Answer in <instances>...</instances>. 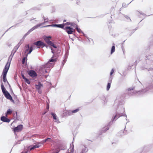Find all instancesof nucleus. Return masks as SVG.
Wrapping results in <instances>:
<instances>
[{"label":"nucleus","instance_id":"15","mask_svg":"<svg viewBox=\"0 0 153 153\" xmlns=\"http://www.w3.org/2000/svg\"><path fill=\"white\" fill-rule=\"evenodd\" d=\"M1 87L2 91L3 94L5 93L6 92H7V91L6 90L5 88L3 83L1 84Z\"/></svg>","mask_w":153,"mask_h":153},{"label":"nucleus","instance_id":"13","mask_svg":"<svg viewBox=\"0 0 153 153\" xmlns=\"http://www.w3.org/2000/svg\"><path fill=\"white\" fill-rule=\"evenodd\" d=\"M12 111L10 109H8L6 113H5V116L7 117L8 115L11 114L12 113Z\"/></svg>","mask_w":153,"mask_h":153},{"label":"nucleus","instance_id":"11","mask_svg":"<svg viewBox=\"0 0 153 153\" xmlns=\"http://www.w3.org/2000/svg\"><path fill=\"white\" fill-rule=\"evenodd\" d=\"M7 117H6V116L2 117L1 118V121L3 122L9 123L10 121V120L7 118Z\"/></svg>","mask_w":153,"mask_h":153},{"label":"nucleus","instance_id":"7","mask_svg":"<svg viewBox=\"0 0 153 153\" xmlns=\"http://www.w3.org/2000/svg\"><path fill=\"white\" fill-rule=\"evenodd\" d=\"M4 94L6 98L10 100L12 102H14V100L13 99L11 96L8 91H7Z\"/></svg>","mask_w":153,"mask_h":153},{"label":"nucleus","instance_id":"8","mask_svg":"<svg viewBox=\"0 0 153 153\" xmlns=\"http://www.w3.org/2000/svg\"><path fill=\"white\" fill-rule=\"evenodd\" d=\"M34 45L38 46V48H39L41 46H45V45L42 42L39 41L36 42H35L34 43Z\"/></svg>","mask_w":153,"mask_h":153},{"label":"nucleus","instance_id":"24","mask_svg":"<svg viewBox=\"0 0 153 153\" xmlns=\"http://www.w3.org/2000/svg\"><path fill=\"white\" fill-rule=\"evenodd\" d=\"M25 81L27 82V84H30V81L28 79H27V78H26L25 79Z\"/></svg>","mask_w":153,"mask_h":153},{"label":"nucleus","instance_id":"32","mask_svg":"<svg viewBox=\"0 0 153 153\" xmlns=\"http://www.w3.org/2000/svg\"><path fill=\"white\" fill-rule=\"evenodd\" d=\"M44 20L45 21V22H46L48 21V18H46L45 19L44 18Z\"/></svg>","mask_w":153,"mask_h":153},{"label":"nucleus","instance_id":"10","mask_svg":"<svg viewBox=\"0 0 153 153\" xmlns=\"http://www.w3.org/2000/svg\"><path fill=\"white\" fill-rule=\"evenodd\" d=\"M82 151L80 153H86L88 151V149L87 147L84 145L81 146Z\"/></svg>","mask_w":153,"mask_h":153},{"label":"nucleus","instance_id":"3","mask_svg":"<svg viewBox=\"0 0 153 153\" xmlns=\"http://www.w3.org/2000/svg\"><path fill=\"white\" fill-rule=\"evenodd\" d=\"M10 62L11 60H10L9 59L5 66L3 70V73H7L10 65Z\"/></svg>","mask_w":153,"mask_h":153},{"label":"nucleus","instance_id":"20","mask_svg":"<svg viewBox=\"0 0 153 153\" xmlns=\"http://www.w3.org/2000/svg\"><path fill=\"white\" fill-rule=\"evenodd\" d=\"M109 129V128L108 127H104L102 131L103 132H105L106 131L108 130Z\"/></svg>","mask_w":153,"mask_h":153},{"label":"nucleus","instance_id":"19","mask_svg":"<svg viewBox=\"0 0 153 153\" xmlns=\"http://www.w3.org/2000/svg\"><path fill=\"white\" fill-rule=\"evenodd\" d=\"M55 61H56V59H51L48 61L47 65H48L50 64V62H55Z\"/></svg>","mask_w":153,"mask_h":153},{"label":"nucleus","instance_id":"31","mask_svg":"<svg viewBox=\"0 0 153 153\" xmlns=\"http://www.w3.org/2000/svg\"><path fill=\"white\" fill-rule=\"evenodd\" d=\"M47 141V139H45V140H42V142L43 143H45Z\"/></svg>","mask_w":153,"mask_h":153},{"label":"nucleus","instance_id":"25","mask_svg":"<svg viewBox=\"0 0 153 153\" xmlns=\"http://www.w3.org/2000/svg\"><path fill=\"white\" fill-rule=\"evenodd\" d=\"M76 29L77 32L79 33H80L82 32L80 28H78L77 27H76Z\"/></svg>","mask_w":153,"mask_h":153},{"label":"nucleus","instance_id":"6","mask_svg":"<svg viewBox=\"0 0 153 153\" xmlns=\"http://www.w3.org/2000/svg\"><path fill=\"white\" fill-rule=\"evenodd\" d=\"M66 31L69 34H72L75 31V30L70 27H66L65 28Z\"/></svg>","mask_w":153,"mask_h":153},{"label":"nucleus","instance_id":"35","mask_svg":"<svg viewBox=\"0 0 153 153\" xmlns=\"http://www.w3.org/2000/svg\"><path fill=\"white\" fill-rule=\"evenodd\" d=\"M46 139H47V141H48V140H50L51 139L50 138H48Z\"/></svg>","mask_w":153,"mask_h":153},{"label":"nucleus","instance_id":"17","mask_svg":"<svg viewBox=\"0 0 153 153\" xmlns=\"http://www.w3.org/2000/svg\"><path fill=\"white\" fill-rule=\"evenodd\" d=\"M51 115L53 117V118L54 120H56V114L53 112H51Z\"/></svg>","mask_w":153,"mask_h":153},{"label":"nucleus","instance_id":"27","mask_svg":"<svg viewBox=\"0 0 153 153\" xmlns=\"http://www.w3.org/2000/svg\"><path fill=\"white\" fill-rule=\"evenodd\" d=\"M114 72V70L113 69H112L110 73V75L111 76Z\"/></svg>","mask_w":153,"mask_h":153},{"label":"nucleus","instance_id":"37","mask_svg":"<svg viewBox=\"0 0 153 153\" xmlns=\"http://www.w3.org/2000/svg\"><path fill=\"white\" fill-rule=\"evenodd\" d=\"M66 20L64 19V20H63V22H66Z\"/></svg>","mask_w":153,"mask_h":153},{"label":"nucleus","instance_id":"9","mask_svg":"<svg viewBox=\"0 0 153 153\" xmlns=\"http://www.w3.org/2000/svg\"><path fill=\"white\" fill-rule=\"evenodd\" d=\"M29 75L31 77H33L37 76V74L35 71L30 70L28 71Z\"/></svg>","mask_w":153,"mask_h":153},{"label":"nucleus","instance_id":"21","mask_svg":"<svg viewBox=\"0 0 153 153\" xmlns=\"http://www.w3.org/2000/svg\"><path fill=\"white\" fill-rule=\"evenodd\" d=\"M111 82L110 83H108V84L107 85V91H108L109 88H110V87H111Z\"/></svg>","mask_w":153,"mask_h":153},{"label":"nucleus","instance_id":"28","mask_svg":"<svg viewBox=\"0 0 153 153\" xmlns=\"http://www.w3.org/2000/svg\"><path fill=\"white\" fill-rule=\"evenodd\" d=\"M120 117V116L119 115H118L117 114H116L114 117V119L115 118H116L117 117L118 118Z\"/></svg>","mask_w":153,"mask_h":153},{"label":"nucleus","instance_id":"5","mask_svg":"<svg viewBox=\"0 0 153 153\" xmlns=\"http://www.w3.org/2000/svg\"><path fill=\"white\" fill-rule=\"evenodd\" d=\"M35 88L37 90L38 92L41 94L42 93V91L40 90V88L43 87V85L40 82H39L38 85H35Z\"/></svg>","mask_w":153,"mask_h":153},{"label":"nucleus","instance_id":"39","mask_svg":"<svg viewBox=\"0 0 153 153\" xmlns=\"http://www.w3.org/2000/svg\"><path fill=\"white\" fill-rule=\"evenodd\" d=\"M26 153H27V152H26Z\"/></svg>","mask_w":153,"mask_h":153},{"label":"nucleus","instance_id":"38","mask_svg":"<svg viewBox=\"0 0 153 153\" xmlns=\"http://www.w3.org/2000/svg\"><path fill=\"white\" fill-rule=\"evenodd\" d=\"M123 132H124V130H123Z\"/></svg>","mask_w":153,"mask_h":153},{"label":"nucleus","instance_id":"29","mask_svg":"<svg viewBox=\"0 0 153 153\" xmlns=\"http://www.w3.org/2000/svg\"><path fill=\"white\" fill-rule=\"evenodd\" d=\"M133 89H134L133 88H128V91H131V90H133Z\"/></svg>","mask_w":153,"mask_h":153},{"label":"nucleus","instance_id":"2","mask_svg":"<svg viewBox=\"0 0 153 153\" xmlns=\"http://www.w3.org/2000/svg\"><path fill=\"white\" fill-rule=\"evenodd\" d=\"M25 53H27V56L28 54H30L32 51L33 50L32 47H30L29 48V45L28 44L26 45L25 47Z\"/></svg>","mask_w":153,"mask_h":153},{"label":"nucleus","instance_id":"18","mask_svg":"<svg viewBox=\"0 0 153 153\" xmlns=\"http://www.w3.org/2000/svg\"><path fill=\"white\" fill-rule=\"evenodd\" d=\"M115 51V47L114 45H113L112 46L111 50V54H112L113 53H114Z\"/></svg>","mask_w":153,"mask_h":153},{"label":"nucleus","instance_id":"22","mask_svg":"<svg viewBox=\"0 0 153 153\" xmlns=\"http://www.w3.org/2000/svg\"><path fill=\"white\" fill-rule=\"evenodd\" d=\"M74 151V147H70V148H69L68 149V151L70 152H73Z\"/></svg>","mask_w":153,"mask_h":153},{"label":"nucleus","instance_id":"16","mask_svg":"<svg viewBox=\"0 0 153 153\" xmlns=\"http://www.w3.org/2000/svg\"><path fill=\"white\" fill-rule=\"evenodd\" d=\"M39 146L38 145H36L33 146L30 149V150H32L36 148H38L39 147Z\"/></svg>","mask_w":153,"mask_h":153},{"label":"nucleus","instance_id":"33","mask_svg":"<svg viewBox=\"0 0 153 153\" xmlns=\"http://www.w3.org/2000/svg\"><path fill=\"white\" fill-rule=\"evenodd\" d=\"M25 61V58H24L22 59V62L23 64H24V63Z\"/></svg>","mask_w":153,"mask_h":153},{"label":"nucleus","instance_id":"26","mask_svg":"<svg viewBox=\"0 0 153 153\" xmlns=\"http://www.w3.org/2000/svg\"><path fill=\"white\" fill-rule=\"evenodd\" d=\"M72 23L70 22H67V23H65V25H72Z\"/></svg>","mask_w":153,"mask_h":153},{"label":"nucleus","instance_id":"14","mask_svg":"<svg viewBox=\"0 0 153 153\" xmlns=\"http://www.w3.org/2000/svg\"><path fill=\"white\" fill-rule=\"evenodd\" d=\"M7 73H3V80L4 82H8L7 79L6 78V75Z\"/></svg>","mask_w":153,"mask_h":153},{"label":"nucleus","instance_id":"30","mask_svg":"<svg viewBox=\"0 0 153 153\" xmlns=\"http://www.w3.org/2000/svg\"><path fill=\"white\" fill-rule=\"evenodd\" d=\"M22 78L25 80L26 78L25 76L23 74H22Z\"/></svg>","mask_w":153,"mask_h":153},{"label":"nucleus","instance_id":"1","mask_svg":"<svg viewBox=\"0 0 153 153\" xmlns=\"http://www.w3.org/2000/svg\"><path fill=\"white\" fill-rule=\"evenodd\" d=\"M51 37L50 36H46L44 38V40L46 42L48 45L51 46L55 48H56V47L55 45L49 39L51 38Z\"/></svg>","mask_w":153,"mask_h":153},{"label":"nucleus","instance_id":"36","mask_svg":"<svg viewBox=\"0 0 153 153\" xmlns=\"http://www.w3.org/2000/svg\"><path fill=\"white\" fill-rule=\"evenodd\" d=\"M51 50H52V53H54V51H53V50H52V48H51Z\"/></svg>","mask_w":153,"mask_h":153},{"label":"nucleus","instance_id":"34","mask_svg":"<svg viewBox=\"0 0 153 153\" xmlns=\"http://www.w3.org/2000/svg\"><path fill=\"white\" fill-rule=\"evenodd\" d=\"M59 151V148L58 149L57 151L55 153H58Z\"/></svg>","mask_w":153,"mask_h":153},{"label":"nucleus","instance_id":"23","mask_svg":"<svg viewBox=\"0 0 153 153\" xmlns=\"http://www.w3.org/2000/svg\"><path fill=\"white\" fill-rule=\"evenodd\" d=\"M79 108H77L74 110H73L71 111V112L72 113H76L78 111H79Z\"/></svg>","mask_w":153,"mask_h":153},{"label":"nucleus","instance_id":"12","mask_svg":"<svg viewBox=\"0 0 153 153\" xmlns=\"http://www.w3.org/2000/svg\"><path fill=\"white\" fill-rule=\"evenodd\" d=\"M53 25L54 26L57 27H58L63 28L65 26V23H63L62 24H60V25H56L54 24L53 25Z\"/></svg>","mask_w":153,"mask_h":153},{"label":"nucleus","instance_id":"4","mask_svg":"<svg viewBox=\"0 0 153 153\" xmlns=\"http://www.w3.org/2000/svg\"><path fill=\"white\" fill-rule=\"evenodd\" d=\"M23 126L22 124L19 125L13 128V130L14 132H19L22 130L23 128Z\"/></svg>","mask_w":153,"mask_h":153}]
</instances>
